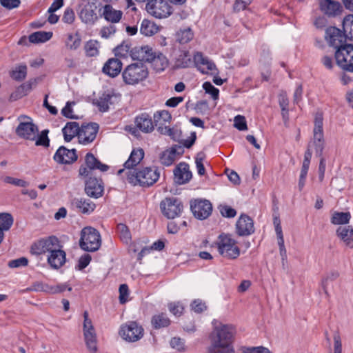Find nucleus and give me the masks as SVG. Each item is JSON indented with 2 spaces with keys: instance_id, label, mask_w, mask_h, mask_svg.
<instances>
[{
  "instance_id": "obj_41",
  "label": "nucleus",
  "mask_w": 353,
  "mask_h": 353,
  "mask_svg": "<svg viewBox=\"0 0 353 353\" xmlns=\"http://www.w3.org/2000/svg\"><path fill=\"white\" fill-rule=\"evenodd\" d=\"M27 75V66L25 64L17 65L10 72L11 78L17 81H22Z\"/></svg>"
},
{
  "instance_id": "obj_9",
  "label": "nucleus",
  "mask_w": 353,
  "mask_h": 353,
  "mask_svg": "<svg viewBox=\"0 0 353 353\" xmlns=\"http://www.w3.org/2000/svg\"><path fill=\"white\" fill-rule=\"evenodd\" d=\"M18 119L20 122L16 128V134L24 139L34 141L38 134V127L27 116L21 115Z\"/></svg>"
},
{
  "instance_id": "obj_34",
  "label": "nucleus",
  "mask_w": 353,
  "mask_h": 353,
  "mask_svg": "<svg viewBox=\"0 0 353 353\" xmlns=\"http://www.w3.org/2000/svg\"><path fill=\"white\" fill-rule=\"evenodd\" d=\"M79 130L80 127L77 122H68L62 129L64 140L66 142H70L76 136L79 138Z\"/></svg>"
},
{
  "instance_id": "obj_52",
  "label": "nucleus",
  "mask_w": 353,
  "mask_h": 353,
  "mask_svg": "<svg viewBox=\"0 0 353 353\" xmlns=\"http://www.w3.org/2000/svg\"><path fill=\"white\" fill-rule=\"evenodd\" d=\"M219 209L221 214L224 217L233 218L236 215V210L228 205H220Z\"/></svg>"
},
{
  "instance_id": "obj_46",
  "label": "nucleus",
  "mask_w": 353,
  "mask_h": 353,
  "mask_svg": "<svg viewBox=\"0 0 353 353\" xmlns=\"http://www.w3.org/2000/svg\"><path fill=\"white\" fill-rule=\"evenodd\" d=\"M13 218L9 213L0 214V230L2 232L8 230L13 224Z\"/></svg>"
},
{
  "instance_id": "obj_40",
  "label": "nucleus",
  "mask_w": 353,
  "mask_h": 353,
  "mask_svg": "<svg viewBox=\"0 0 353 353\" xmlns=\"http://www.w3.org/2000/svg\"><path fill=\"white\" fill-rule=\"evenodd\" d=\"M52 32L39 31L31 34L28 39L29 41L32 43H43L51 39Z\"/></svg>"
},
{
  "instance_id": "obj_43",
  "label": "nucleus",
  "mask_w": 353,
  "mask_h": 353,
  "mask_svg": "<svg viewBox=\"0 0 353 353\" xmlns=\"http://www.w3.org/2000/svg\"><path fill=\"white\" fill-rule=\"evenodd\" d=\"M351 215L350 212H334L331 222L334 225H343L349 223Z\"/></svg>"
},
{
  "instance_id": "obj_48",
  "label": "nucleus",
  "mask_w": 353,
  "mask_h": 353,
  "mask_svg": "<svg viewBox=\"0 0 353 353\" xmlns=\"http://www.w3.org/2000/svg\"><path fill=\"white\" fill-rule=\"evenodd\" d=\"M339 276L338 272L333 271L327 274L321 281V286L322 288L326 295L328 296L327 287L330 281H333L336 280Z\"/></svg>"
},
{
  "instance_id": "obj_35",
  "label": "nucleus",
  "mask_w": 353,
  "mask_h": 353,
  "mask_svg": "<svg viewBox=\"0 0 353 353\" xmlns=\"http://www.w3.org/2000/svg\"><path fill=\"white\" fill-rule=\"evenodd\" d=\"M151 63L154 70L157 72H161L165 69L168 65V60L166 57L162 53L156 52L152 57V59L149 61Z\"/></svg>"
},
{
  "instance_id": "obj_64",
  "label": "nucleus",
  "mask_w": 353,
  "mask_h": 353,
  "mask_svg": "<svg viewBox=\"0 0 353 353\" xmlns=\"http://www.w3.org/2000/svg\"><path fill=\"white\" fill-rule=\"evenodd\" d=\"M243 353H272L269 349L263 346L246 347L243 350Z\"/></svg>"
},
{
  "instance_id": "obj_1",
  "label": "nucleus",
  "mask_w": 353,
  "mask_h": 353,
  "mask_svg": "<svg viewBox=\"0 0 353 353\" xmlns=\"http://www.w3.org/2000/svg\"><path fill=\"white\" fill-rule=\"evenodd\" d=\"M235 328L232 325L220 324L210 335V345L208 353H234L232 345Z\"/></svg>"
},
{
  "instance_id": "obj_54",
  "label": "nucleus",
  "mask_w": 353,
  "mask_h": 353,
  "mask_svg": "<svg viewBox=\"0 0 353 353\" xmlns=\"http://www.w3.org/2000/svg\"><path fill=\"white\" fill-rule=\"evenodd\" d=\"M172 117L170 112L167 110L158 111L154 114V120L155 123H159L161 120L163 122H170Z\"/></svg>"
},
{
  "instance_id": "obj_24",
  "label": "nucleus",
  "mask_w": 353,
  "mask_h": 353,
  "mask_svg": "<svg viewBox=\"0 0 353 353\" xmlns=\"http://www.w3.org/2000/svg\"><path fill=\"white\" fill-rule=\"evenodd\" d=\"M48 263L54 270L61 268L66 261V253L63 250V245L48 255Z\"/></svg>"
},
{
  "instance_id": "obj_2",
  "label": "nucleus",
  "mask_w": 353,
  "mask_h": 353,
  "mask_svg": "<svg viewBox=\"0 0 353 353\" xmlns=\"http://www.w3.org/2000/svg\"><path fill=\"white\" fill-rule=\"evenodd\" d=\"M127 180L134 185H139L143 187H150L154 184L159 179L160 173L157 168L145 167L137 171V170L126 172Z\"/></svg>"
},
{
  "instance_id": "obj_42",
  "label": "nucleus",
  "mask_w": 353,
  "mask_h": 353,
  "mask_svg": "<svg viewBox=\"0 0 353 353\" xmlns=\"http://www.w3.org/2000/svg\"><path fill=\"white\" fill-rule=\"evenodd\" d=\"M158 31L157 26L152 21L144 19L142 21L140 32L142 34L145 36H152L157 33Z\"/></svg>"
},
{
  "instance_id": "obj_38",
  "label": "nucleus",
  "mask_w": 353,
  "mask_h": 353,
  "mask_svg": "<svg viewBox=\"0 0 353 353\" xmlns=\"http://www.w3.org/2000/svg\"><path fill=\"white\" fill-rule=\"evenodd\" d=\"M193 37L194 33L189 27L181 28L176 33V40L181 44L190 42Z\"/></svg>"
},
{
  "instance_id": "obj_17",
  "label": "nucleus",
  "mask_w": 353,
  "mask_h": 353,
  "mask_svg": "<svg viewBox=\"0 0 353 353\" xmlns=\"http://www.w3.org/2000/svg\"><path fill=\"white\" fill-rule=\"evenodd\" d=\"M319 9L327 17H339L343 12L341 3L336 0H319Z\"/></svg>"
},
{
  "instance_id": "obj_20",
  "label": "nucleus",
  "mask_w": 353,
  "mask_h": 353,
  "mask_svg": "<svg viewBox=\"0 0 353 353\" xmlns=\"http://www.w3.org/2000/svg\"><path fill=\"white\" fill-rule=\"evenodd\" d=\"M78 156L75 149H68L61 146L54 155V160L61 164H70L77 160Z\"/></svg>"
},
{
  "instance_id": "obj_50",
  "label": "nucleus",
  "mask_w": 353,
  "mask_h": 353,
  "mask_svg": "<svg viewBox=\"0 0 353 353\" xmlns=\"http://www.w3.org/2000/svg\"><path fill=\"white\" fill-rule=\"evenodd\" d=\"M343 28L345 32L348 33L353 38V14H350L344 17Z\"/></svg>"
},
{
  "instance_id": "obj_23",
  "label": "nucleus",
  "mask_w": 353,
  "mask_h": 353,
  "mask_svg": "<svg viewBox=\"0 0 353 353\" xmlns=\"http://www.w3.org/2000/svg\"><path fill=\"white\" fill-rule=\"evenodd\" d=\"M325 37L329 44L336 50L340 46H343L345 36L340 29L332 26L329 27L326 29Z\"/></svg>"
},
{
  "instance_id": "obj_33",
  "label": "nucleus",
  "mask_w": 353,
  "mask_h": 353,
  "mask_svg": "<svg viewBox=\"0 0 353 353\" xmlns=\"http://www.w3.org/2000/svg\"><path fill=\"white\" fill-rule=\"evenodd\" d=\"M336 234L350 248H353V228L350 225L340 226Z\"/></svg>"
},
{
  "instance_id": "obj_19",
  "label": "nucleus",
  "mask_w": 353,
  "mask_h": 353,
  "mask_svg": "<svg viewBox=\"0 0 353 353\" xmlns=\"http://www.w3.org/2000/svg\"><path fill=\"white\" fill-rule=\"evenodd\" d=\"M99 128L96 123L82 125L79 132V142L83 145L92 143L97 137Z\"/></svg>"
},
{
  "instance_id": "obj_10",
  "label": "nucleus",
  "mask_w": 353,
  "mask_h": 353,
  "mask_svg": "<svg viewBox=\"0 0 353 353\" xmlns=\"http://www.w3.org/2000/svg\"><path fill=\"white\" fill-rule=\"evenodd\" d=\"M119 334L126 341L136 342L143 336L144 330L137 322L129 321L121 326Z\"/></svg>"
},
{
  "instance_id": "obj_5",
  "label": "nucleus",
  "mask_w": 353,
  "mask_h": 353,
  "mask_svg": "<svg viewBox=\"0 0 353 353\" xmlns=\"http://www.w3.org/2000/svg\"><path fill=\"white\" fill-rule=\"evenodd\" d=\"M216 244L219 254L225 258L235 259L240 254L236 241L229 235L220 234Z\"/></svg>"
},
{
  "instance_id": "obj_29",
  "label": "nucleus",
  "mask_w": 353,
  "mask_h": 353,
  "mask_svg": "<svg viewBox=\"0 0 353 353\" xmlns=\"http://www.w3.org/2000/svg\"><path fill=\"white\" fill-rule=\"evenodd\" d=\"M155 52L148 46L136 47L132 51V57L142 62H149Z\"/></svg>"
},
{
  "instance_id": "obj_26",
  "label": "nucleus",
  "mask_w": 353,
  "mask_h": 353,
  "mask_svg": "<svg viewBox=\"0 0 353 353\" xmlns=\"http://www.w3.org/2000/svg\"><path fill=\"white\" fill-rule=\"evenodd\" d=\"M194 62L198 70L203 74L216 70L215 64L208 57H204L201 52H197L194 54Z\"/></svg>"
},
{
  "instance_id": "obj_3",
  "label": "nucleus",
  "mask_w": 353,
  "mask_h": 353,
  "mask_svg": "<svg viewBox=\"0 0 353 353\" xmlns=\"http://www.w3.org/2000/svg\"><path fill=\"white\" fill-rule=\"evenodd\" d=\"M148 76L147 67L143 63H134L127 65L122 72V78L127 85H136Z\"/></svg>"
},
{
  "instance_id": "obj_15",
  "label": "nucleus",
  "mask_w": 353,
  "mask_h": 353,
  "mask_svg": "<svg viewBox=\"0 0 353 353\" xmlns=\"http://www.w3.org/2000/svg\"><path fill=\"white\" fill-rule=\"evenodd\" d=\"M85 161L86 167L81 165L79 170V173L81 176L92 175L93 170L98 169L101 172H105L109 168L107 165L102 163L90 152L87 153Z\"/></svg>"
},
{
  "instance_id": "obj_47",
  "label": "nucleus",
  "mask_w": 353,
  "mask_h": 353,
  "mask_svg": "<svg viewBox=\"0 0 353 353\" xmlns=\"http://www.w3.org/2000/svg\"><path fill=\"white\" fill-rule=\"evenodd\" d=\"M49 130L46 129L41 132L38 136H36L35 145L37 146H43L48 148L50 145V139L48 138Z\"/></svg>"
},
{
  "instance_id": "obj_14",
  "label": "nucleus",
  "mask_w": 353,
  "mask_h": 353,
  "mask_svg": "<svg viewBox=\"0 0 353 353\" xmlns=\"http://www.w3.org/2000/svg\"><path fill=\"white\" fill-rule=\"evenodd\" d=\"M97 0H81L79 5V17L85 23H94L97 19Z\"/></svg>"
},
{
  "instance_id": "obj_56",
  "label": "nucleus",
  "mask_w": 353,
  "mask_h": 353,
  "mask_svg": "<svg viewBox=\"0 0 353 353\" xmlns=\"http://www.w3.org/2000/svg\"><path fill=\"white\" fill-rule=\"evenodd\" d=\"M172 348L176 350L179 352H184L185 346L183 340L179 337H174L170 342Z\"/></svg>"
},
{
  "instance_id": "obj_18",
  "label": "nucleus",
  "mask_w": 353,
  "mask_h": 353,
  "mask_svg": "<svg viewBox=\"0 0 353 353\" xmlns=\"http://www.w3.org/2000/svg\"><path fill=\"white\" fill-rule=\"evenodd\" d=\"M85 181V192L88 196L95 199L103 195L104 188L101 179L93 177L92 175L87 176Z\"/></svg>"
},
{
  "instance_id": "obj_58",
  "label": "nucleus",
  "mask_w": 353,
  "mask_h": 353,
  "mask_svg": "<svg viewBox=\"0 0 353 353\" xmlns=\"http://www.w3.org/2000/svg\"><path fill=\"white\" fill-rule=\"evenodd\" d=\"M234 125L236 128H237L239 130H247V123L245 119L243 116L241 115H237L234 117Z\"/></svg>"
},
{
  "instance_id": "obj_27",
  "label": "nucleus",
  "mask_w": 353,
  "mask_h": 353,
  "mask_svg": "<svg viewBox=\"0 0 353 353\" xmlns=\"http://www.w3.org/2000/svg\"><path fill=\"white\" fill-rule=\"evenodd\" d=\"M122 62L117 58H110L104 64L102 72L110 77H115L122 70Z\"/></svg>"
},
{
  "instance_id": "obj_39",
  "label": "nucleus",
  "mask_w": 353,
  "mask_h": 353,
  "mask_svg": "<svg viewBox=\"0 0 353 353\" xmlns=\"http://www.w3.org/2000/svg\"><path fill=\"white\" fill-rule=\"evenodd\" d=\"M152 325L155 329L168 327L170 324V320L165 314L161 313L152 316Z\"/></svg>"
},
{
  "instance_id": "obj_31",
  "label": "nucleus",
  "mask_w": 353,
  "mask_h": 353,
  "mask_svg": "<svg viewBox=\"0 0 353 353\" xmlns=\"http://www.w3.org/2000/svg\"><path fill=\"white\" fill-rule=\"evenodd\" d=\"M144 157V151L141 148L134 149L128 158L125 162V169L134 170V168L138 165Z\"/></svg>"
},
{
  "instance_id": "obj_8",
  "label": "nucleus",
  "mask_w": 353,
  "mask_h": 353,
  "mask_svg": "<svg viewBox=\"0 0 353 353\" xmlns=\"http://www.w3.org/2000/svg\"><path fill=\"white\" fill-rule=\"evenodd\" d=\"M160 209L164 216L173 219L181 215L183 210V205L178 198L165 197L160 203Z\"/></svg>"
},
{
  "instance_id": "obj_30",
  "label": "nucleus",
  "mask_w": 353,
  "mask_h": 353,
  "mask_svg": "<svg viewBox=\"0 0 353 353\" xmlns=\"http://www.w3.org/2000/svg\"><path fill=\"white\" fill-rule=\"evenodd\" d=\"M134 123L136 127L145 133L151 132L154 128L151 117L147 113L137 116Z\"/></svg>"
},
{
  "instance_id": "obj_49",
  "label": "nucleus",
  "mask_w": 353,
  "mask_h": 353,
  "mask_svg": "<svg viewBox=\"0 0 353 353\" xmlns=\"http://www.w3.org/2000/svg\"><path fill=\"white\" fill-rule=\"evenodd\" d=\"M46 288L48 289L47 293L52 294L61 293V292H63L66 290L70 292L72 290V288L66 283H59V284H57L55 285H52L48 284V286Z\"/></svg>"
},
{
  "instance_id": "obj_7",
  "label": "nucleus",
  "mask_w": 353,
  "mask_h": 353,
  "mask_svg": "<svg viewBox=\"0 0 353 353\" xmlns=\"http://www.w3.org/2000/svg\"><path fill=\"white\" fill-rule=\"evenodd\" d=\"M337 65L345 71L353 72V46L345 44L335 52Z\"/></svg>"
},
{
  "instance_id": "obj_37",
  "label": "nucleus",
  "mask_w": 353,
  "mask_h": 353,
  "mask_svg": "<svg viewBox=\"0 0 353 353\" xmlns=\"http://www.w3.org/2000/svg\"><path fill=\"white\" fill-rule=\"evenodd\" d=\"M65 43L68 49L70 50H77L81 44V34L78 32L68 34Z\"/></svg>"
},
{
  "instance_id": "obj_45",
  "label": "nucleus",
  "mask_w": 353,
  "mask_h": 353,
  "mask_svg": "<svg viewBox=\"0 0 353 353\" xmlns=\"http://www.w3.org/2000/svg\"><path fill=\"white\" fill-rule=\"evenodd\" d=\"M99 43L94 40H90L86 42L84 50L86 56L92 57L99 54Z\"/></svg>"
},
{
  "instance_id": "obj_25",
  "label": "nucleus",
  "mask_w": 353,
  "mask_h": 353,
  "mask_svg": "<svg viewBox=\"0 0 353 353\" xmlns=\"http://www.w3.org/2000/svg\"><path fill=\"white\" fill-rule=\"evenodd\" d=\"M121 95L114 93L113 92H105L99 97L97 101L101 112H106L110 108V105L118 103L120 100Z\"/></svg>"
},
{
  "instance_id": "obj_60",
  "label": "nucleus",
  "mask_w": 353,
  "mask_h": 353,
  "mask_svg": "<svg viewBox=\"0 0 353 353\" xmlns=\"http://www.w3.org/2000/svg\"><path fill=\"white\" fill-rule=\"evenodd\" d=\"M168 308L175 316H180L183 311V307L179 303H170L168 304Z\"/></svg>"
},
{
  "instance_id": "obj_59",
  "label": "nucleus",
  "mask_w": 353,
  "mask_h": 353,
  "mask_svg": "<svg viewBox=\"0 0 353 353\" xmlns=\"http://www.w3.org/2000/svg\"><path fill=\"white\" fill-rule=\"evenodd\" d=\"M74 105V102L68 101L65 104V106L61 110V114L68 119H77L73 114V110L72 108V105Z\"/></svg>"
},
{
  "instance_id": "obj_51",
  "label": "nucleus",
  "mask_w": 353,
  "mask_h": 353,
  "mask_svg": "<svg viewBox=\"0 0 353 353\" xmlns=\"http://www.w3.org/2000/svg\"><path fill=\"white\" fill-rule=\"evenodd\" d=\"M3 181L6 183L12 184L17 187L25 188L29 185V183L26 181L18 178H14L10 176H5L3 179Z\"/></svg>"
},
{
  "instance_id": "obj_32",
  "label": "nucleus",
  "mask_w": 353,
  "mask_h": 353,
  "mask_svg": "<svg viewBox=\"0 0 353 353\" xmlns=\"http://www.w3.org/2000/svg\"><path fill=\"white\" fill-rule=\"evenodd\" d=\"M102 15L104 19L112 23H118L122 18L123 12L114 9L111 5H105L103 7Z\"/></svg>"
},
{
  "instance_id": "obj_21",
  "label": "nucleus",
  "mask_w": 353,
  "mask_h": 353,
  "mask_svg": "<svg viewBox=\"0 0 353 353\" xmlns=\"http://www.w3.org/2000/svg\"><path fill=\"white\" fill-rule=\"evenodd\" d=\"M236 232L239 236H248L254 233L253 220L246 214H241L236 223Z\"/></svg>"
},
{
  "instance_id": "obj_12",
  "label": "nucleus",
  "mask_w": 353,
  "mask_h": 353,
  "mask_svg": "<svg viewBox=\"0 0 353 353\" xmlns=\"http://www.w3.org/2000/svg\"><path fill=\"white\" fill-rule=\"evenodd\" d=\"M146 10L149 14L158 19L169 17L173 12L168 0H150L147 2Z\"/></svg>"
},
{
  "instance_id": "obj_61",
  "label": "nucleus",
  "mask_w": 353,
  "mask_h": 353,
  "mask_svg": "<svg viewBox=\"0 0 353 353\" xmlns=\"http://www.w3.org/2000/svg\"><path fill=\"white\" fill-rule=\"evenodd\" d=\"M334 353H342V343L339 332L334 333Z\"/></svg>"
},
{
  "instance_id": "obj_55",
  "label": "nucleus",
  "mask_w": 353,
  "mask_h": 353,
  "mask_svg": "<svg viewBox=\"0 0 353 353\" xmlns=\"http://www.w3.org/2000/svg\"><path fill=\"white\" fill-rule=\"evenodd\" d=\"M203 88L206 93L211 94L213 99L216 100L219 98V89L216 88L210 82H205L203 84Z\"/></svg>"
},
{
  "instance_id": "obj_63",
  "label": "nucleus",
  "mask_w": 353,
  "mask_h": 353,
  "mask_svg": "<svg viewBox=\"0 0 353 353\" xmlns=\"http://www.w3.org/2000/svg\"><path fill=\"white\" fill-rule=\"evenodd\" d=\"M90 261H91V256L90 254H85L81 256L79 259L77 268L79 270L84 269L89 265Z\"/></svg>"
},
{
  "instance_id": "obj_22",
  "label": "nucleus",
  "mask_w": 353,
  "mask_h": 353,
  "mask_svg": "<svg viewBox=\"0 0 353 353\" xmlns=\"http://www.w3.org/2000/svg\"><path fill=\"white\" fill-rule=\"evenodd\" d=\"M192 177L189 165L186 163H179L174 170V182L179 185L188 183Z\"/></svg>"
},
{
  "instance_id": "obj_16",
  "label": "nucleus",
  "mask_w": 353,
  "mask_h": 353,
  "mask_svg": "<svg viewBox=\"0 0 353 353\" xmlns=\"http://www.w3.org/2000/svg\"><path fill=\"white\" fill-rule=\"evenodd\" d=\"M190 209L194 217L204 220L212 213V203L206 199H195L190 203Z\"/></svg>"
},
{
  "instance_id": "obj_6",
  "label": "nucleus",
  "mask_w": 353,
  "mask_h": 353,
  "mask_svg": "<svg viewBox=\"0 0 353 353\" xmlns=\"http://www.w3.org/2000/svg\"><path fill=\"white\" fill-rule=\"evenodd\" d=\"M61 243L55 236H50L42 238L35 241L31 246V253L34 255H41L48 253L50 254L59 247H61Z\"/></svg>"
},
{
  "instance_id": "obj_28",
  "label": "nucleus",
  "mask_w": 353,
  "mask_h": 353,
  "mask_svg": "<svg viewBox=\"0 0 353 353\" xmlns=\"http://www.w3.org/2000/svg\"><path fill=\"white\" fill-rule=\"evenodd\" d=\"M72 205L79 212L85 214H90L96 208V205L94 202L85 198L74 199L72 201Z\"/></svg>"
},
{
  "instance_id": "obj_13",
  "label": "nucleus",
  "mask_w": 353,
  "mask_h": 353,
  "mask_svg": "<svg viewBox=\"0 0 353 353\" xmlns=\"http://www.w3.org/2000/svg\"><path fill=\"white\" fill-rule=\"evenodd\" d=\"M309 144H310V148H314L317 157L322 156L325 141L323 130V119L321 116L316 117L315 119L313 139Z\"/></svg>"
},
{
  "instance_id": "obj_57",
  "label": "nucleus",
  "mask_w": 353,
  "mask_h": 353,
  "mask_svg": "<svg viewBox=\"0 0 353 353\" xmlns=\"http://www.w3.org/2000/svg\"><path fill=\"white\" fill-rule=\"evenodd\" d=\"M28 263V260L26 257H21L14 260L10 261L8 262V266L10 268H17L19 267H25L27 266Z\"/></svg>"
},
{
  "instance_id": "obj_11",
  "label": "nucleus",
  "mask_w": 353,
  "mask_h": 353,
  "mask_svg": "<svg viewBox=\"0 0 353 353\" xmlns=\"http://www.w3.org/2000/svg\"><path fill=\"white\" fill-rule=\"evenodd\" d=\"M83 336L87 348L90 353H96L97 351V334L87 311L83 312Z\"/></svg>"
},
{
  "instance_id": "obj_36",
  "label": "nucleus",
  "mask_w": 353,
  "mask_h": 353,
  "mask_svg": "<svg viewBox=\"0 0 353 353\" xmlns=\"http://www.w3.org/2000/svg\"><path fill=\"white\" fill-rule=\"evenodd\" d=\"M177 146L172 147L170 150H166L162 152L159 157L160 162L165 166L171 165L176 159Z\"/></svg>"
},
{
  "instance_id": "obj_53",
  "label": "nucleus",
  "mask_w": 353,
  "mask_h": 353,
  "mask_svg": "<svg viewBox=\"0 0 353 353\" xmlns=\"http://www.w3.org/2000/svg\"><path fill=\"white\" fill-rule=\"evenodd\" d=\"M205 154L203 152H199L197 154L195 158V163L197 169L198 174L201 176L204 175L205 173V169L203 165V160L205 159Z\"/></svg>"
},
{
  "instance_id": "obj_62",
  "label": "nucleus",
  "mask_w": 353,
  "mask_h": 353,
  "mask_svg": "<svg viewBox=\"0 0 353 353\" xmlns=\"http://www.w3.org/2000/svg\"><path fill=\"white\" fill-rule=\"evenodd\" d=\"M116 32V28L114 25H109L103 27L100 32L102 37L108 39Z\"/></svg>"
},
{
  "instance_id": "obj_44",
  "label": "nucleus",
  "mask_w": 353,
  "mask_h": 353,
  "mask_svg": "<svg viewBox=\"0 0 353 353\" xmlns=\"http://www.w3.org/2000/svg\"><path fill=\"white\" fill-rule=\"evenodd\" d=\"M117 231L121 240L125 243H128L132 239L130 231L128 227L123 223H119L117 225Z\"/></svg>"
},
{
  "instance_id": "obj_4",
  "label": "nucleus",
  "mask_w": 353,
  "mask_h": 353,
  "mask_svg": "<svg viewBox=\"0 0 353 353\" xmlns=\"http://www.w3.org/2000/svg\"><path fill=\"white\" fill-rule=\"evenodd\" d=\"M101 244V236L96 229L85 227L81 230L79 245L82 250L94 252L99 249Z\"/></svg>"
}]
</instances>
